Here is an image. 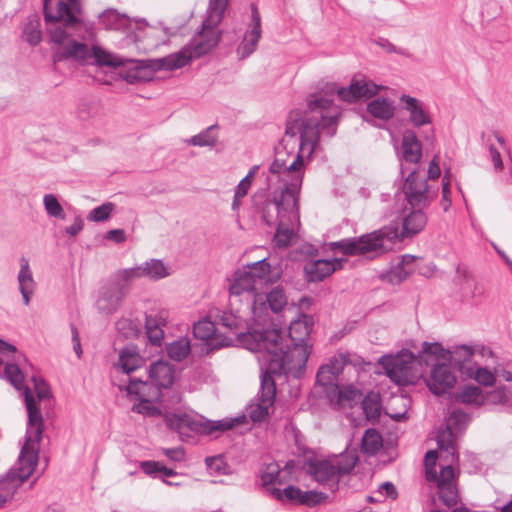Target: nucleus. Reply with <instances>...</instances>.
<instances>
[{"label": "nucleus", "instance_id": "obj_37", "mask_svg": "<svg viewBox=\"0 0 512 512\" xmlns=\"http://www.w3.org/2000/svg\"><path fill=\"white\" fill-rule=\"evenodd\" d=\"M191 345L187 337H181L166 345V352L169 358L174 361L184 360L190 353Z\"/></svg>", "mask_w": 512, "mask_h": 512}, {"label": "nucleus", "instance_id": "obj_32", "mask_svg": "<svg viewBox=\"0 0 512 512\" xmlns=\"http://www.w3.org/2000/svg\"><path fill=\"white\" fill-rule=\"evenodd\" d=\"M453 433L449 430L439 431L437 434V445L441 452V461L450 462L458 461V455L452 442Z\"/></svg>", "mask_w": 512, "mask_h": 512}, {"label": "nucleus", "instance_id": "obj_47", "mask_svg": "<svg viewBox=\"0 0 512 512\" xmlns=\"http://www.w3.org/2000/svg\"><path fill=\"white\" fill-rule=\"evenodd\" d=\"M485 405H504L509 401V391L505 386L497 387L484 394Z\"/></svg>", "mask_w": 512, "mask_h": 512}, {"label": "nucleus", "instance_id": "obj_44", "mask_svg": "<svg viewBox=\"0 0 512 512\" xmlns=\"http://www.w3.org/2000/svg\"><path fill=\"white\" fill-rule=\"evenodd\" d=\"M215 332V323L208 319L199 320L193 326V335L199 340L207 341L212 338Z\"/></svg>", "mask_w": 512, "mask_h": 512}, {"label": "nucleus", "instance_id": "obj_26", "mask_svg": "<svg viewBox=\"0 0 512 512\" xmlns=\"http://www.w3.org/2000/svg\"><path fill=\"white\" fill-rule=\"evenodd\" d=\"M422 157V145L413 130L407 129L402 137V160L416 164Z\"/></svg>", "mask_w": 512, "mask_h": 512}, {"label": "nucleus", "instance_id": "obj_24", "mask_svg": "<svg viewBox=\"0 0 512 512\" xmlns=\"http://www.w3.org/2000/svg\"><path fill=\"white\" fill-rule=\"evenodd\" d=\"M125 390L128 395H135L137 399L163 401L162 388L149 378L146 381H142L141 379L131 377Z\"/></svg>", "mask_w": 512, "mask_h": 512}, {"label": "nucleus", "instance_id": "obj_53", "mask_svg": "<svg viewBox=\"0 0 512 512\" xmlns=\"http://www.w3.org/2000/svg\"><path fill=\"white\" fill-rule=\"evenodd\" d=\"M99 108L98 105L94 102H81L77 109L78 118L83 121H89L94 118L98 114Z\"/></svg>", "mask_w": 512, "mask_h": 512}, {"label": "nucleus", "instance_id": "obj_12", "mask_svg": "<svg viewBox=\"0 0 512 512\" xmlns=\"http://www.w3.org/2000/svg\"><path fill=\"white\" fill-rule=\"evenodd\" d=\"M227 5L228 0H209L207 17L202 23L201 30L187 44L191 46V50L196 57L199 58L211 51L220 41L221 33L218 25L223 18Z\"/></svg>", "mask_w": 512, "mask_h": 512}, {"label": "nucleus", "instance_id": "obj_49", "mask_svg": "<svg viewBox=\"0 0 512 512\" xmlns=\"http://www.w3.org/2000/svg\"><path fill=\"white\" fill-rule=\"evenodd\" d=\"M139 402L134 404L132 410L139 414H143L146 416H156L160 414L159 408L154 406V403H162L163 401H155L148 399H138Z\"/></svg>", "mask_w": 512, "mask_h": 512}, {"label": "nucleus", "instance_id": "obj_43", "mask_svg": "<svg viewBox=\"0 0 512 512\" xmlns=\"http://www.w3.org/2000/svg\"><path fill=\"white\" fill-rule=\"evenodd\" d=\"M470 421V417L467 413L455 409L451 412L447 419V430L452 433H459L463 431Z\"/></svg>", "mask_w": 512, "mask_h": 512}, {"label": "nucleus", "instance_id": "obj_55", "mask_svg": "<svg viewBox=\"0 0 512 512\" xmlns=\"http://www.w3.org/2000/svg\"><path fill=\"white\" fill-rule=\"evenodd\" d=\"M422 353L429 356H434L436 359L447 360L448 350L438 342H424L422 346Z\"/></svg>", "mask_w": 512, "mask_h": 512}, {"label": "nucleus", "instance_id": "obj_64", "mask_svg": "<svg viewBox=\"0 0 512 512\" xmlns=\"http://www.w3.org/2000/svg\"><path fill=\"white\" fill-rule=\"evenodd\" d=\"M489 152L495 170L501 171L503 169V162L501 159L500 152L493 145L489 147Z\"/></svg>", "mask_w": 512, "mask_h": 512}, {"label": "nucleus", "instance_id": "obj_36", "mask_svg": "<svg viewBox=\"0 0 512 512\" xmlns=\"http://www.w3.org/2000/svg\"><path fill=\"white\" fill-rule=\"evenodd\" d=\"M19 291H32L35 292L36 282L33 278L32 270L29 265V260L26 257L20 259V270L18 273Z\"/></svg>", "mask_w": 512, "mask_h": 512}, {"label": "nucleus", "instance_id": "obj_42", "mask_svg": "<svg viewBox=\"0 0 512 512\" xmlns=\"http://www.w3.org/2000/svg\"><path fill=\"white\" fill-rule=\"evenodd\" d=\"M216 129V125H211L197 135L192 136L189 140H187V143L192 146L213 147L217 143V134L215 133Z\"/></svg>", "mask_w": 512, "mask_h": 512}, {"label": "nucleus", "instance_id": "obj_46", "mask_svg": "<svg viewBox=\"0 0 512 512\" xmlns=\"http://www.w3.org/2000/svg\"><path fill=\"white\" fill-rule=\"evenodd\" d=\"M414 272V268H404L399 263L393 265L384 276L391 284H400L407 277Z\"/></svg>", "mask_w": 512, "mask_h": 512}, {"label": "nucleus", "instance_id": "obj_35", "mask_svg": "<svg viewBox=\"0 0 512 512\" xmlns=\"http://www.w3.org/2000/svg\"><path fill=\"white\" fill-rule=\"evenodd\" d=\"M455 400L464 404L485 405L482 389L474 385L461 387L455 394Z\"/></svg>", "mask_w": 512, "mask_h": 512}, {"label": "nucleus", "instance_id": "obj_57", "mask_svg": "<svg viewBox=\"0 0 512 512\" xmlns=\"http://www.w3.org/2000/svg\"><path fill=\"white\" fill-rule=\"evenodd\" d=\"M116 277L119 280L125 281V282L131 281L136 278H142L143 277L142 264L135 266V267L119 270L116 273Z\"/></svg>", "mask_w": 512, "mask_h": 512}, {"label": "nucleus", "instance_id": "obj_19", "mask_svg": "<svg viewBox=\"0 0 512 512\" xmlns=\"http://www.w3.org/2000/svg\"><path fill=\"white\" fill-rule=\"evenodd\" d=\"M125 295V287L119 283L112 282L104 285L96 301L97 310L104 315L113 314L120 307Z\"/></svg>", "mask_w": 512, "mask_h": 512}, {"label": "nucleus", "instance_id": "obj_15", "mask_svg": "<svg viewBox=\"0 0 512 512\" xmlns=\"http://www.w3.org/2000/svg\"><path fill=\"white\" fill-rule=\"evenodd\" d=\"M413 358V354L410 352L395 356L383 355L379 363L391 381L398 385H406L412 378Z\"/></svg>", "mask_w": 512, "mask_h": 512}, {"label": "nucleus", "instance_id": "obj_62", "mask_svg": "<svg viewBox=\"0 0 512 512\" xmlns=\"http://www.w3.org/2000/svg\"><path fill=\"white\" fill-rule=\"evenodd\" d=\"M164 454L171 460L180 462L184 459L185 452L182 447L168 448L164 450Z\"/></svg>", "mask_w": 512, "mask_h": 512}, {"label": "nucleus", "instance_id": "obj_18", "mask_svg": "<svg viewBox=\"0 0 512 512\" xmlns=\"http://www.w3.org/2000/svg\"><path fill=\"white\" fill-rule=\"evenodd\" d=\"M383 88L382 85H377L365 78L353 79L348 87H340L337 95L342 101L352 103L360 99H370Z\"/></svg>", "mask_w": 512, "mask_h": 512}, {"label": "nucleus", "instance_id": "obj_3", "mask_svg": "<svg viewBox=\"0 0 512 512\" xmlns=\"http://www.w3.org/2000/svg\"><path fill=\"white\" fill-rule=\"evenodd\" d=\"M69 3L58 2L55 12L49 6L45 9L50 40L57 45L53 59L55 62L73 60L80 64L89 63L90 46L95 44L96 32L94 25L80 18L81 4L79 0H68Z\"/></svg>", "mask_w": 512, "mask_h": 512}, {"label": "nucleus", "instance_id": "obj_23", "mask_svg": "<svg viewBox=\"0 0 512 512\" xmlns=\"http://www.w3.org/2000/svg\"><path fill=\"white\" fill-rule=\"evenodd\" d=\"M168 313L165 310L151 311L145 317V329L149 342L154 346H160L163 338V327L166 326Z\"/></svg>", "mask_w": 512, "mask_h": 512}, {"label": "nucleus", "instance_id": "obj_34", "mask_svg": "<svg viewBox=\"0 0 512 512\" xmlns=\"http://www.w3.org/2000/svg\"><path fill=\"white\" fill-rule=\"evenodd\" d=\"M91 59H94L98 66L121 67L124 65L122 57H118L96 44H93L90 48L89 61Z\"/></svg>", "mask_w": 512, "mask_h": 512}, {"label": "nucleus", "instance_id": "obj_50", "mask_svg": "<svg viewBox=\"0 0 512 512\" xmlns=\"http://www.w3.org/2000/svg\"><path fill=\"white\" fill-rule=\"evenodd\" d=\"M327 498L328 495L324 492H319L315 490L302 491L300 504L306 505L308 507H314L318 504L325 502Z\"/></svg>", "mask_w": 512, "mask_h": 512}, {"label": "nucleus", "instance_id": "obj_11", "mask_svg": "<svg viewBox=\"0 0 512 512\" xmlns=\"http://www.w3.org/2000/svg\"><path fill=\"white\" fill-rule=\"evenodd\" d=\"M358 457L345 455L335 460L310 459L306 462V472L319 484L335 492L339 488L340 479L351 473Z\"/></svg>", "mask_w": 512, "mask_h": 512}, {"label": "nucleus", "instance_id": "obj_45", "mask_svg": "<svg viewBox=\"0 0 512 512\" xmlns=\"http://www.w3.org/2000/svg\"><path fill=\"white\" fill-rule=\"evenodd\" d=\"M280 475V466L276 462H271L265 465L264 469L261 471V481L263 486L268 487L270 485H274L276 483L281 484L279 479Z\"/></svg>", "mask_w": 512, "mask_h": 512}, {"label": "nucleus", "instance_id": "obj_10", "mask_svg": "<svg viewBox=\"0 0 512 512\" xmlns=\"http://www.w3.org/2000/svg\"><path fill=\"white\" fill-rule=\"evenodd\" d=\"M165 422L169 429L177 432L184 441L191 438L193 433L215 435L232 429L238 424L246 422V416L226 418L222 420H209L197 414L186 412L166 414Z\"/></svg>", "mask_w": 512, "mask_h": 512}, {"label": "nucleus", "instance_id": "obj_58", "mask_svg": "<svg viewBox=\"0 0 512 512\" xmlns=\"http://www.w3.org/2000/svg\"><path fill=\"white\" fill-rule=\"evenodd\" d=\"M258 170V165L252 166L248 171L247 175L238 183L235 189L247 195L252 185V179L254 178Z\"/></svg>", "mask_w": 512, "mask_h": 512}, {"label": "nucleus", "instance_id": "obj_4", "mask_svg": "<svg viewBox=\"0 0 512 512\" xmlns=\"http://www.w3.org/2000/svg\"><path fill=\"white\" fill-rule=\"evenodd\" d=\"M425 208H413L402 219L392 220L389 225L356 237L330 242L329 249L345 256H365L374 259L395 248L406 238L420 233L427 224Z\"/></svg>", "mask_w": 512, "mask_h": 512}, {"label": "nucleus", "instance_id": "obj_48", "mask_svg": "<svg viewBox=\"0 0 512 512\" xmlns=\"http://www.w3.org/2000/svg\"><path fill=\"white\" fill-rule=\"evenodd\" d=\"M43 204L47 214L51 217L64 219L65 212L58 199L53 194H46L43 198Z\"/></svg>", "mask_w": 512, "mask_h": 512}, {"label": "nucleus", "instance_id": "obj_33", "mask_svg": "<svg viewBox=\"0 0 512 512\" xmlns=\"http://www.w3.org/2000/svg\"><path fill=\"white\" fill-rule=\"evenodd\" d=\"M142 364L143 358L136 351L135 347L127 346L121 350L118 365L124 373L130 374L140 368Z\"/></svg>", "mask_w": 512, "mask_h": 512}, {"label": "nucleus", "instance_id": "obj_27", "mask_svg": "<svg viewBox=\"0 0 512 512\" xmlns=\"http://www.w3.org/2000/svg\"><path fill=\"white\" fill-rule=\"evenodd\" d=\"M99 23L107 30L126 31L130 28V19L115 9H107L99 15Z\"/></svg>", "mask_w": 512, "mask_h": 512}, {"label": "nucleus", "instance_id": "obj_17", "mask_svg": "<svg viewBox=\"0 0 512 512\" xmlns=\"http://www.w3.org/2000/svg\"><path fill=\"white\" fill-rule=\"evenodd\" d=\"M262 35L261 16L255 4H251V18L243 39L237 47L240 60L248 58L256 50Z\"/></svg>", "mask_w": 512, "mask_h": 512}, {"label": "nucleus", "instance_id": "obj_54", "mask_svg": "<svg viewBox=\"0 0 512 512\" xmlns=\"http://www.w3.org/2000/svg\"><path fill=\"white\" fill-rule=\"evenodd\" d=\"M349 362L350 354L346 352L339 353L337 356H334L326 365L334 373V375L338 377L343 372L345 365Z\"/></svg>", "mask_w": 512, "mask_h": 512}, {"label": "nucleus", "instance_id": "obj_13", "mask_svg": "<svg viewBox=\"0 0 512 512\" xmlns=\"http://www.w3.org/2000/svg\"><path fill=\"white\" fill-rule=\"evenodd\" d=\"M437 451L429 450L425 455V477L437 487L438 499L447 507H453L458 502V490L455 483V473L450 462H444L439 474L436 471Z\"/></svg>", "mask_w": 512, "mask_h": 512}, {"label": "nucleus", "instance_id": "obj_20", "mask_svg": "<svg viewBox=\"0 0 512 512\" xmlns=\"http://www.w3.org/2000/svg\"><path fill=\"white\" fill-rule=\"evenodd\" d=\"M347 258L318 259L307 262L304 272L309 282H319L337 270L343 269Z\"/></svg>", "mask_w": 512, "mask_h": 512}, {"label": "nucleus", "instance_id": "obj_8", "mask_svg": "<svg viewBox=\"0 0 512 512\" xmlns=\"http://www.w3.org/2000/svg\"><path fill=\"white\" fill-rule=\"evenodd\" d=\"M197 58L191 46L185 45L180 51L162 58L148 60L124 59L122 78L129 84L153 80L154 73L165 70L173 71L189 64Z\"/></svg>", "mask_w": 512, "mask_h": 512}, {"label": "nucleus", "instance_id": "obj_56", "mask_svg": "<svg viewBox=\"0 0 512 512\" xmlns=\"http://www.w3.org/2000/svg\"><path fill=\"white\" fill-rule=\"evenodd\" d=\"M337 380V377L334 375V373L329 369V367L324 364L320 366V368L317 371L316 374V382L323 386H330L334 384V382Z\"/></svg>", "mask_w": 512, "mask_h": 512}, {"label": "nucleus", "instance_id": "obj_31", "mask_svg": "<svg viewBox=\"0 0 512 512\" xmlns=\"http://www.w3.org/2000/svg\"><path fill=\"white\" fill-rule=\"evenodd\" d=\"M143 277L158 281L171 275V266L161 259H150L142 263Z\"/></svg>", "mask_w": 512, "mask_h": 512}, {"label": "nucleus", "instance_id": "obj_6", "mask_svg": "<svg viewBox=\"0 0 512 512\" xmlns=\"http://www.w3.org/2000/svg\"><path fill=\"white\" fill-rule=\"evenodd\" d=\"M252 204L262 221L269 227H276L275 246L288 247L294 236V226L299 223V197L285 190L282 194L270 196L262 189L252 195Z\"/></svg>", "mask_w": 512, "mask_h": 512}, {"label": "nucleus", "instance_id": "obj_9", "mask_svg": "<svg viewBox=\"0 0 512 512\" xmlns=\"http://www.w3.org/2000/svg\"><path fill=\"white\" fill-rule=\"evenodd\" d=\"M253 324L249 325L247 320L238 312L223 311L218 316V324L239 338L247 349L254 352H261V346L274 347L273 342L278 337L276 331H265L266 315L262 319L254 315Z\"/></svg>", "mask_w": 512, "mask_h": 512}, {"label": "nucleus", "instance_id": "obj_40", "mask_svg": "<svg viewBox=\"0 0 512 512\" xmlns=\"http://www.w3.org/2000/svg\"><path fill=\"white\" fill-rule=\"evenodd\" d=\"M381 408L378 394L368 393L362 400V409L368 420H378L381 415Z\"/></svg>", "mask_w": 512, "mask_h": 512}, {"label": "nucleus", "instance_id": "obj_38", "mask_svg": "<svg viewBox=\"0 0 512 512\" xmlns=\"http://www.w3.org/2000/svg\"><path fill=\"white\" fill-rule=\"evenodd\" d=\"M381 434L373 428L367 429L362 437V451L368 455H375L382 447Z\"/></svg>", "mask_w": 512, "mask_h": 512}, {"label": "nucleus", "instance_id": "obj_41", "mask_svg": "<svg viewBox=\"0 0 512 512\" xmlns=\"http://www.w3.org/2000/svg\"><path fill=\"white\" fill-rule=\"evenodd\" d=\"M464 375L474 379L483 386H492L495 382L494 374L487 368L479 367L476 364L467 367Z\"/></svg>", "mask_w": 512, "mask_h": 512}, {"label": "nucleus", "instance_id": "obj_61", "mask_svg": "<svg viewBox=\"0 0 512 512\" xmlns=\"http://www.w3.org/2000/svg\"><path fill=\"white\" fill-rule=\"evenodd\" d=\"M358 395L359 391L352 385L345 386L339 390V399L341 400L353 401Z\"/></svg>", "mask_w": 512, "mask_h": 512}, {"label": "nucleus", "instance_id": "obj_7", "mask_svg": "<svg viewBox=\"0 0 512 512\" xmlns=\"http://www.w3.org/2000/svg\"><path fill=\"white\" fill-rule=\"evenodd\" d=\"M270 281V264L267 258L248 264L237 270L229 285L231 301H239L243 308L256 318L262 319L266 311L264 295L258 290Z\"/></svg>", "mask_w": 512, "mask_h": 512}, {"label": "nucleus", "instance_id": "obj_60", "mask_svg": "<svg viewBox=\"0 0 512 512\" xmlns=\"http://www.w3.org/2000/svg\"><path fill=\"white\" fill-rule=\"evenodd\" d=\"M162 464L158 461H142L140 462L141 470L148 476L157 477V474L161 471Z\"/></svg>", "mask_w": 512, "mask_h": 512}, {"label": "nucleus", "instance_id": "obj_16", "mask_svg": "<svg viewBox=\"0 0 512 512\" xmlns=\"http://www.w3.org/2000/svg\"><path fill=\"white\" fill-rule=\"evenodd\" d=\"M405 199L412 208H427L433 199L427 180L411 170L402 187Z\"/></svg>", "mask_w": 512, "mask_h": 512}, {"label": "nucleus", "instance_id": "obj_59", "mask_svg": "<svg viewBox=\"0 0 512 512\" xmlns=\"http://www.w3.org/2000/svg\"><path fill=\"white\" fill-rule=\"evenodd\" d=\"M34 382V389L38 398V401L45 400L50 397V389L47 383L43 379H37L35 376L32 377Z\"/></svg>", "mask_w": 512, "mask_h": 512}, {"label": "nucleus", "instance_id": "obj_63", "mask_svg": "<svg viewBox=\"0 0 512 512\" xmlns=\"http://www.w3.org/2000/svg\"><path fill=\"white\" fill-rule=\"evenodd\" d=\"M206 465L211 469L218 473H224V463L221 458L219 457H207L206 458Z\"/></svg>", "mask_w": 512, "mask_h": 512}, {"label": "nucleus", "instance_id": "obj_1", "mask_svg": "<svg viewBox=\"0 0 512 512\" xmlns=\"http://www.w3.org/2000/svg\"><path fill=\"white\" fill-rule=\"evenodd\" d=\"M340 115V107L331 99L319 94H311L307 97L305 109H297L289 113L285 136L294 139L296 144V137L299 135V151L293 156V160L288 162L284 158V156L290 157V154L285 152L286 147L276 149L275 159L269 171L280 176L284 184L280 189L268 193L270 196L279 195L288 190L294 193L295 197H300L305 174L303 155L307 152L310 157L314 153L320 142L321 133L328 137L336 134Z\"/></svg>", "mask_w": 512, "mask_h": 512}, {"label": "nucleus", "instance_id": "obj_39", "mask_svg": "<svg viewBox=\"0 0 512 512\" xmlns=\"http://www.w3.org/2000/svg\"><path fill=\"white\" fill-rule=\"evenodd\" d=\"M270 494L279 501H288L291 503L300 504L302 490L294 485H288L284 489L270 487L268 488Z\"/></svg>", "mask_w": 512, "mask_h": 512}, {"label": "nucleus", "instance_id": "obj_52", "mask_svg": "<svg viewBox=\"0 0 512 512\" xmlns=\"http://www.w3.org/2000/svg\"><path fill=\"white\" fill-rule=\"evenodd\" d=\"M23 34L25 40L32 46H36L42 39L41 31L39 29L38 21H30L24 27Z\"/></svg>", "mask_w": 512, "mask_h": 512}, {"label": "nucleus", "instance_id": "obj_29", "mask_svg": "<svg viewBox=\"0 0 512 512\" xmlns=\"http://www.w3.org/2000/svg\"><path fill=\"white\" fill-rule=\"evenodd\" d=\"M367 111L376 119L389 121L394 117L395 106L391 100L379 97L368 103Z\"/></svg>", "mask_w": 512, "mask_h": 512}, {"label": "nucleus", "instance_id": "obj_5", "mask_svg": "<svg viewBox=\"0 0 512 512\" xmlns=\"http://www.w3.org/2000/svg\"><path fill=\"white\" fill-rule=\"evenodd\" d=\"M265 331H276L278 337L273 342L274 347L261 346V360L269 366V371L276 374H288L292 370L306 365L310 355L307 340L310 327L306 322L294 321L289 326L288 335L275 325L265 326Z\"/></svg>", "mask_w": 512, "mask_h": 512}, {"label": "nucleus", "instance_id": "obj_28", "mask_svg": "<svg viewBox=\"0 0 512 512\" xmlns=\"http://www.w3.org/2000/svg\"><path fill=\"white\" fill-rule=\"evenodd\" d=\"M266 311L262 312L263 317L266 315V327H271L272 322L268 313V308L274 312L279 313L287 304V297L284 290L280 287L273 288L266 296H264Z\"/></svg>", "mask_w": 512, "mask_h": 512}, {"label": "nucleus", "instance_id": "obj_30", "mask_svg": "<svg viewBox=\"0 0 512 512\" xmlns=\"http://www.w3.org/2000/svg\"><path fill=\"white\" fill-rule=\"evenodd\" d=\"M473 355L474 350L471 346L459 345L448 350L447 360L457 366L459 371L464 374L467 367L471 365L469 363Z\"/></svg>", "mask_w": 512, "mask_h": 512}, {"label": "nucleus", "instance_id": "obj_2", "mask_svg": "<svg viewBox=\"0 0 512 512\" xmlns=\"http://www.w3.org/2000/svg\"><path fill=\"white\" fill-rule=\"evenodd\" d=\"M6 379L18 391L23 390L28 414L25 443L21 448L17 462L0 478V507L10 501L18 488L33 474L38 463L39 443L43 437L44 421L38 401L30 388L23 384L24 375L18 364L7 363L4 368Z\"/></svg>", "mask_w": 512, "mask_h": 512}, {"label": "nucleus", "instance_id": "obj_51", "mask_svg": "<svg viewBox=\"0 0 512 512\" xmlns=\"http://www.w3.org/2000/svg\"><path fill=\"white\" fill-rule=\"evenodd\" d=\"M114 204L108 202L104 203L90 211L87 218L93 222H103L106 221L113 211Z\"/></svg>", "mask_w": 512, "mask_h": 512}, {"label": "nucleus", "instance_id": "obj_25", "mask_svg": "<svg viewBox=\"0 0 512 512\" xmlns=\"http://www.w3.org/2000/svg\"><path fill=\"white\" fill-rule=\"evenodd\" d=\"M149 379L162 389L170 388L174 382L175 370L168 362L159 360L148 369Z\"/></svg>", "mask_w": 512, "mask_h": 512}, {"label": "nucleus", "instance_id": "obj_14", "mask_svg": "<svg viewBox=\"0 0 512 512\" xmlns=\"http://www.w3.org/2000/svg\"><path fill=\"white\" fill-rule=\"evenodd\" d=\"M281 374L269 371V366L261 373L260 391L256 402H252L246 408L247 414L253 422H261L269 415V409L273 406L276 397V383L274 376Z\"/></svg>", "mask_w": 512, "mask_h": 512}, {"label": "nucleus", "instance_id": "obj_22", "mask_svg": "<svg viewBox=\"0 0 512 512\" xmlns=\"http://www.w3.org/2000/svg\"><path fill=\"white\" fill-rule=\"evenodd\" d=\"M456 383V376L451 371V367L447 364H435L431 377L428 381L429 390L437 395L445 394Z\"/></svg>", "mask_w": 512, "mask_h": 512}, {"label": "nucleus", "instance_id": "obj_21", "mask_svg": "<svg viewBox=\"0 0 512 512\" xmlns=\"http://www.w3.org/2000/svg\"><path fill=\"white\" fill-rule=\"evenodd\" d=\"M399 99L403 110L409 115V122L414 127L420 128L432 123V117L421 100L407 94H402Z\"/></svg>", "mask_w": 512, "mask_h": 512}]
</instances>
